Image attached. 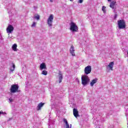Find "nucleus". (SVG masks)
Wrapping results in <instances>:
<instances>
[{"label": "nucleus", "instance_id": "f257e3e1", "mask_svg": "<svg viewBox=\"0 0 128 128\" xmlns=\"http://www.w3.org/2000/svg\"><path fill=\"white\" fill-rule=\"evenodd\" d=\"M90 80V77L87 75H84L82 76V84L84 86L88 84Z\"/></svg>", "mask_w": 128, "mask_h": 128}, {"label": "nucleus", "instance_id": "f03ea898", "mask_svg": "<svg viewBox=\"0 0 128 128\" xmlns=\"http://www.w3.org/2000/svg\"><path fill=\"white\" fill-rule=\"evenodd\" d=\"M118 26L119 30H124L126 28V22L123 20L118 21Z\"/></svg>", "mask_w": 128, "mask_h": 128}, {"label": "nucleus", "instance_id": "7ed1b4c3", "mask_svg": "<svg viewBox=\"0 0 128 128\" xmlns=\"http://www.w3.org/2000/svg\"><path fill=\"white\" fill-rule=\"evenodd\" d=\"M78 28L76 24L74 22H71L70 23V30L74 32H78Z\"/></svg>", "mask_w": 128, "mask_h": 128}, {"label": "nucleus", "instance_id": "20e7f679", "mask_svg": "<svg viewBox=\"0 0 128 128\" xmlns=\"http://www.w3.org/2000/svg\"><path fill=\"white\" fill-rule=\"evenodd\" d=\"M54 20V14H51L48 20H47V22H48V26H50V28H52V22Z\"/></svg>", "mask_w": 128, "mask_h": 128}, {"label": "nucleus", "instance_id": "39448f33", "mask_svg": "<svg viewBox=\"0 0 128 128\" xmlns=\"http://www.w3.org/2000/svg\"><path fill=\"white\" fill-rule=\"evenodd\" d=\"M18 92V85L16 84L12 85L10 92H12V94H14V92Z\"/></svg>", "mask_w": 128, "mask_h": 128}, {"label": "nucleus", "instance_id": "423d86ee", "mask_svg": "<svg viewBox=\"0 0 128 128\" xmlns=\"http://www.w3.org/2000/svg\"><path fill=\"white\" fill-rule=\"evenodd\" d=\"M84 74H90L92 72V66H88L84 68Z\"/></svg>", "mask_w": 128, "mask_h": 128}, {"label": "nucleus", "instance_id": "0eeeda50", "mask_svg": "<svg viewBox=\"0 0 128 128\" xmlns=\"http://www.w3.org/2000/svg\"><path fill=\"white\" fill-rule=\"evenodd\" d=\"M14 26L12 25L8 26L6 28V32L8 34H12V32H14Z\"/></svg>", "mask_w": 128, "mask_h": 128}, {"label": "nucleus", "instance_id": "6e6552de", "mask_svg": "<svg viewBox=\"0 0 128 128\" xmlns=\"http://www.w3.org/2000/svg\"><path fill=\"white\" fill-rule=\"evenodd\" d=\"M73 114L74 116H75V118H78V116H80V115L78 114V109H73Z\"/></svg>", "mask_w": 128, "mask_h": 128}, {"label": "nucleus", "instance_id": "1a4fd4ad", "mask_svg": "<svg viewBox=\"0 0 128 128\" xmlns=\"http://www.w3.org/2000/svg\"><path fill=\"white\" fill-rule=\"evenodd\" d=\"M70 54L72 56H76V54L74 53V48L73 46H72L70 48Z\"/></svg>", "mask_w": 128, "mask_h": 128}, {"label": "nucleus", "instance_id": "9d476101", "mask_svg": "<svg viewBox=\"0 0 128 128\" xmlns=\"http://www.w3.org/2000/svg\"><path fill=\"white\" fill-rule=\"evenodd\" d=\"M40 70H46V63H42L40 64Z\"/></svg>", "mask_w": 128, "mask_h": 128}, {"label": "nucleus", "instance_id": "9b49d317", "mask_svg": "<svg viewBox=\"0 0 128 128\" xmlns=\"http://www.w3.org/2000/svg\"><path fill=\"white\" fill-rule=\"evenodd\" d=\"M63 78L64 77H62V72L60 71L58 72L59 84H60V82H62Z\"/></svg>", "mask_w": 128, "mask_h": 128}, {"label": "nucleus", "instance_id": "f8f14e48", "mask_svg": "<svg viewBox=\"0 0 128 128\" xmlns=\"http://www.w3.org/2000/svg\"><path fill=\"white\" fill-rule=\"evenodd\" d=\"M98 82V78H95L94 79H93L92 82H90V86H94L95 84H96Z\"/></svg>", "mask_w": 128, "mask_h": 128}, {"label": "nucleus", "instance_id": "ddd939ff", "mask_svg": "<svg viewBox=\"0 0 128 128\" xmlns=\"http://www.w3.org/2000/svg\"><path fill=\"white\" fill-rule=\"evenodd\" d=\"M44 103H43V102H40V104H39L37 106L38 110H40L44 106Z\"/></svg>", "mask_w": 128, "mask_h": 128}, {"label": "nucleus", "instance_id": "4468645a", "mask_svg": "<svg viewBox=\"0 0 128 128\" xmlns=\"http://www.w3.org/2000/svg\"><path fill=\"white\" fill-rule=\"evenodd\" d=\"M114 62H111L108 65V67L110 68V70H112V68H114Z\"/></svg>", "mask_w": 128, "mask_h": 128}, {"label": "nucleus", "instance_id": "2eb2a0df", "mask_svg": "<svg viewBox=\"0 0 128 128\" xmlns=\"http://www.w3.org/2000/svg\"><path fill=\"white\" fill-rule=\"evenodd\" d=\"M116 2L114 1H112V2H111L110 4V8L114 9V7L116 5Z\"/></svg>", "mask_w": 128, "mask_h": 128}, {"label": "nucleus", "instance_id": "dca6fc26", "mask_svg": "<svg viewBox=\"0 0 128 128\" xmlns=\"http://www.w3.org/2000/svg\"><path fill=\"white\" fill-rule=\"evenodd\" d=\"M16 48H18V45L16 44L12 46V48L14 52H16Z\"/></svg>", "mask_w": 128, "mask_h": 128}, {"label": "nucleus", "instance_id": "f3484780", "mask_svg": "<svg viewBox=\"0 0 128 128\" xmlns=\"http://www.w3.org/2000/svg\"><path fill=\"white\" fill-rule=\"evenodd\" d=\"M16 68V66L13 64L12 66L10 68V72H14V68Z\"/></svg>", "mask_w": 128, "mask_h": 128}, {"label": "nucleus", "instance_id": "a211bd4d", "mask_svg": "<svg viewBox=\"0 0 128 128\" xmlns=\"http://www.w3.org/2000/svg\"><path fill=\"white\" fill-rule=\"evenodd\" d=\"M34 20H40V15L37 14L36 16H34Z\"/></svg>", "mask_w": 128, "mask_h": 128}, {"label": "nucleus", "instance_id": "6ab92c4d", "mask_svg": "<svg viewBox=\"0 0 128 128\" xmlns=\"http://www.w3.org/2000/svg\"><path fill=\"white\" fill-rule=\"evenodd\" d=\"M42 74H44V76H46V74H48V71L44 70L42 72Z\"/></svg>", "mask_w": 128, "mask_h": 128}, {"label": "nucleus", "instance_id": "aec40b11", "mask_svg": "<svg viewBox=\"0 0 128 128\" xmlns=\"http://www.w3.org/2000/svg\"><path fill=\"white\" fill-rule=\"evenodd\" d=\"M63 122L66 126L68 125V120H66V119H64Z\"/></svg>", "mask_w": 128, "mask_h": 128}, {"label": "nucleus", "instance_id": "412c9836", "mask_svg": "<svg viewBox=\"0 0 128 128\" xmlns=\"http://www.w3.org/2000/svg\"><path fill=\"white\" fill-rule=\"evenodd\" d=\"M36 22H34L32 25V28H36Z\"/></svg>", "mask_w": 128, "mask_h": 128}, {"label": "nucleus", "instance_id": "4be33fe9", "mask_svg": "<svg viewBox=\"0 0 128 128\" xmlns=\"http://www.w3.org/2000/svg\"><path fill=\"white\" fill-rule=\"evenodd\" d=\"M102 10L104 12H106V6H103L102 7Z\"/></svg>", "mask_w": 128, "mask_h": 128}, {"label": "nucleus", "instance_id": "5701e85b", "mask_svg": "<svg viewBox=\"0 0 128 128\" xmlns=\"http://www.w3.org/2000/svg\"><path fill=\"white\" fill-rule=\"evenodd\" d=\"M0 114H6V112H0Z\"/></svg>", "mask_w": 128, "mask_h": 128}, {"label": "nucleus", "instance_id": "b1692460", "mask_svg": "<svg viewBox=\"0 0 128 128\" xmlns=\"http://www.w3.org/2000/svg\"><path fill=\"white\" fill-rule=\"evenodd\" d=\"M9 100H10V102H14V99H12V98H10Z\"/></svg>", "mask_w": 128, "mask_h": 128}, {"label": "nucleus", "instance_id": "393cba45", "mask_svg": "<svg viewBox=\"0 0 128 128\" xmlns=\"http://www.w3.org/2000/svg\"><path fill=\"white\" fill-rule=\"evenodd\" d=\"M83 2H84V0H78L79 4H82Z\"/></svg>", "mask_w": 128, "mask_h": 128}, {"label": "nucleus", "instance_id": "a878e982", "mask_svg": "<svg viewBox=\"0 0 128 128\" xmlns=\"http://www.w3.org/2000/svg\"><path fill=\"white\" fill-rule=\"evenodd\" d=\"M34 10H36L38 8V6H34Z\"/></svg>", "mask_w": 128, "mask_h": 128}, {"label": "nucleus", "instance_id": "bb28decb", "mask_svg": "<svg viewBox=\"0 0 128 128\" xmlns=\"http://www.w3.org/2000/svg\"><path fill=\"white\" fill-rule=\"evenodd\" d=\"M50 2H54V0H50Z\"/></svg>", "mask_w": 128, "mask_h": 128}, {"label": "nucleus", "instance_id": "cd10ccee", "mask_svg": "<svg viewBox=\"0 0 128 128\" xmlns=\"http://www.w3.org/2000/svg\"><path fill=\"white\" fill-rule=\"evenodd\" d=\"M118 15L117 14H115L114 16V18H117Z\"/></svg>", "mask_w": 128, "mask_h": 128}, {"label": "nucleus", "instance_id": "c85d7f7f", "mask_svg": "<svg viewBox=\"0 0 128 128\" xmlns=\"http://www.w3.org/2000/svg\"><path fill=\"white\" fill-rule=\"evenodd\" d=\"M2 36H0V40H2Z\"/></svg>", "mask_w": 128, "mask_h": 128}, {"label": "nucleus", "instance_id": "c756f323", "mask_svg": "<svg viewBox=\"0 0 128 128\" xmlns=\"http://www.w3.org/2000/svg\"><path fill=\"white\" fill-rule=\"evenodd\" d=\"M8 12L10 14V10L8 9Z\"/></svg>", "mask_w": 128, "mask_h": 128}, {"label": "nucleus", "instance_id": "7c9ffc66", "mask_svg": "<svg viewBox=\"0 0 128 128\" xmlns=\"http://www.w3.org/2000/svg\"><path fill=\"white\" fill-rule=\"evenodd\" d=\"M70 2H74V0H70Z\"/></svg>", "mask_w": 128, "mask_h": 128}, {"label": "nucleus", "instance_id": "2f4dec72", "mask_svg": "<svg viewBox=\"0 0 128 128\" xmlns=\"http://www.w3.org/2000/svg\"><path fill=\"white\" fill-rule=\"evenodd\" d=\"M108 0V2H110V0Z\"/></svg>", "mask_w": 128, "mask_h": 128}, {"label": "nucleus", "instance_id": "473e14b6", "mask_svg": "<svg viewBox=\"0 0 128 128\" xmlns=\"http://www.w3.org/2000/svg\"><path fill=\"white\" fill-rule=\"evenodd\" d=\"M95 124V126H96V124H96H96Z\"/></svg>", "mask_w": 128, "mask_h": 128}, {"label": "nucleus", "instance_id": "72a5a7b5", "mask_svg": "<svg viewBox=\"0 0 128 128\" xmlns=\"http://www.w3.org/2000/svg\"><path fill=\"white\" fill-rule=\"evenodd\" d=\"M94 122H96V120H94Z\"/></svg>", "mask_w": 128, "mask_h": 128}]
</instances>
